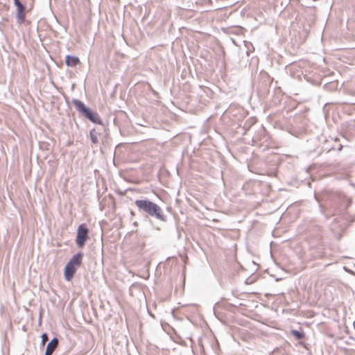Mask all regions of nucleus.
Returning a JSON list of instances; mask_svg holds the SVG:
<instances>
[{
	"mask_svg": "<svg viewBox=\"0 0 355 355\" xmlns=\"http://www.w3.org/2000/svg\"><path fill=\"white\" fill-rule=\"evenodd\" d=\"M26 4L22 3L21 4L17 6V15L16 19L17 22L19 24L24 23L26 19Z\"/></svg>",
	"mask_w": 355,
	"mask_h": 355,
	"instance_id": "nucleus-5",
	"label": "nucleus"
},
{
	"mask_svg": "<svg viewBox=\"0 0 355 355\" xmlns=\"http://www.w3.org/2000/svg\"><path fill=\"white\" fill-rule=\"evenodd\" d=\"M148 313H149V315H150V316H152L153 318H154V315H153L152 312L148 311Z\"/></svg>",
	"mask_w": 355,
	"mask_h": 355,
	"instance_id": "nucleus-19",
	"label": "nucleus"
},
{
	"mask_svg": "<svg viewBox=\"0 0 355 355\" xmlns=\"http://www.w3.org/2000/svg\"><path fill=\"white\" fill-rule=\"evenodd\" d=\"M98 133L96 132L95 128H92V130H90V131H89V137H90V139H91V141H92V144H97L98 143Z\"/></svg>",
	"mask_w": 355,
	"mask_h": 355,
	"instance_id": "nucleus-10",
	"label": "nucleus"
},
{
	"mask_svg": "<svg viewBox=\"0 0 355 355\" xmlns=\"http://www.w3.org/2000/svg\"><path fill=\"white\" fill-rule=\"evenodd\" d=\"M175 313L174 311H172V312H170V317L172 318H175Z\"/></svg>",
	"mask_w": 355,
	"mask_h": 355,
	"instance_id": "nucleus-15",
	"label": "nucleus"
},
{
	"mask_svg": "<svg viewBox=\"0 0 355 355\" xmlns=\"http://www.w3.org/2000/svg\"><path fill=\"white\" fill-rule=\"evenodd\" d=\"M256 123V119L253 117L248 119L243 126V129L244 130L243 135L246 134V132L250 129V128Z\"/></svg>",
	"mask_w": 355,
	"mask_h": 355,
	"instance_id": "nucleus-9",
	"label": "nucleus"
},
{
	"mask_svg": "<svg viewBox=\"0 0 355 355\" xmlns=\"http://www.w3.org/2000/svg\"><path fill=\"white\" fill-rule=\"evenodd\" d=\"M214 315H215L216 316H217V317H218V314H219V313H220V312H216V311H214Z\"/></svg>",
	"mask_w": 355,
	"mask_h": 355,
	"instance_id": "nucleus-18",
	"label": "nucleus"
},
{
	"mask_svg": "<svg viewBox=\"0 0 355 355\" xmlns=\"http://www.w3.org/2000/svg\"><path fill=\"white\" fill-rule=\"evenodd\" d=\"M43 312H39V322H41Z\"/></svg>",
	"mask_w": 355,
	"mask_h": 355,
	"instance_id": "nucleus-16",
	"label": "nucleus"
},
{
	"mask_svg": "<svg viewBox=\"0 0 355 355\" xmlns=\"http://www.w3.org/2000/svg\"><path fill=\"white\" fill-rule=\"evenodd\" d=\"M161 324H162V326L164 327V322L162 321V322H161Z\"/></svg>",
	"mask_w": 355,
	"mask_h": 355,
	"instance_id": "nucleus-24",
	"label": "nucleus"
},
{
	"mask_svg": "<svg viewBox=\"0 0 355 355\" xmlns=\"http://www.w3.org/2000/svg\"><path fill=\"white\" fill-rule=\"evenodd\" d=\"M249 314H245L246 316L248 317H250V313H252L253 312H248Z\"/></svg>",
	"mask_w": 355,
	"mask_h": 355,
	"instance_id": "nucleus-20",
	"label": "nucleus"
},
{
	"mask_svg": "<svg viewBox=\"0 0 355 355\" xmlns=\"http://www.w3.org/2000/svg\"><path fill=\"white\" fill-rule=\"evenodd\" d=\"M41 338H42L41 345H42V346H44L46 343L49 340V336L46 333H43L41 336Z\"/></svg>",
	"mask_w": 355,
	"mask_h": 355,
	"instance_id": "nucleus-12",
	"label": "nucleus"
},
{
	"mask_svg": "<svg viewBox=\"0 0 355 355\" xmlns=\"http://www.w3.org/2000/svg\"><path fill=\"white\" fill-rule=\"evenodd\" d=\"M89 239V229L85 223H82L78 227L76 243L78 248L85 246V242Z\"/></svg>",
	"mask_w": 355,
	"mask_h": 355,
	"instance_id": "nucleus-4",
	"label": "nucleus"
},
{
	"mask_svg": "<svg viewBox=\"0 0 355 355\" xmlns=\"http://www.w3.org/2000/svg\"><path fill=\"white\" fill-rule=\"evenodd\" d=\"M325 217H326L327 219L329 218V215H325Z\"/></svg>",
	"mask_w": 355,
	"mask_h": 355,
	"instance_id": "nucleus-23",
	"label": "nucleus"
},
{
	"mask_svg": "<svg viewBox=\"0 0 355 355\" xmlns=\"http://www.w3.org/2000/svg\"><path fill=\"white\" fill-rule=\"evenodd\" d=\"M80 63V61L78 57L72 55H67L66 56L65 64L67 67H75Z\"/></svg>",
	"mask_w": 355,
	"mask_h": 355,
	"instance_id": "nucleus-8",
	"label": "nucleus"
},
{
	"mask_svg": "<svg viewBox=\"0 0 355 355\" xmlns=\"http://www.w3.org/2000/svg\"><path fill=\"white\" fill-rule=\"evenodd\" d=\"M268 139V137L266 134V130L263 127H261L257 132V135L252 138L253 142H260V144L264 143Z\"/></svg>",
	"mask_w": 355,
	"mask_h": 355,
	"instance_id": "nucleus-6",
	"label": "nucleus"
},
{
	"mask_svg": "<svg viewBox=\"0 0 355 355\" xmlns=\"http://www.w3.org/2000/svg\"><path fill=\"white\" fill-rule=\"evenodd\" d=\"M171 311H177V309L175 308H173L171 309Z\"/></svg>",
	"mask_w": 355,
	"mask_h": 355,
	"instance_id": "nucleus-25",
	"label": "nucleus"
},
{
	"mask_svg": "<svg viewBox=\"0 0 355 355\" xmlns=\"http://www.w3.org/2000/svg\"><path fill=\"white\" fill-rule=\"evenodd\" d=\"M343 146L340 144V145L339 146V147L338 148V150H338V151H341V150H342V149H343Z\"/></svg>",
	"mask_w": 355,
	"mask_h": 355,
	"instance_id": "nucleus-17",
	"label": "nucleus"
},
{
	"mask_svg": "<svg viewBox=\"0 0 355 355\" xmlns=\"http://www.w3.org/2000/svg\"><path fill=\"white\" fill-rule=\"evenodd\" d=\"M82 313V315L83 317L84 318V319L87 322H90L89 320H87L86 319V313H89V312H81Z\"/></svg>",
	"mask_w": 355,
	"mask_h": 355,
	"instance_id": "nucleus-14",
	"label": "nucleus"
},
{
	"mask_svg": "<svg viewBox=\"0 0 355 355\" xmlns=\"http://www.w3.org/2000/svg\"><path fill=\"white\" fill-rule=\"evenodd\" d=\"M138 211L145 218H151L161 222H166L167 216L162 209L155 202L148 199H139L135 201Z\"/></svg>",
	"mask_w": 355,
	"mask_h": 355,
	"instance_id": "nucleus-1",
	"label": "nucleus"
},
{
	"mask_svg": "<svg viewBox=\"0 0 355 355\" xmlns=\"http://www.w3.org/2000/svg\"><path fill=\"white\" fill-rule=\"evenodd\" d=\"M14 4L15 6H19L22 3L21 0H13Z\"/></svg>",
	"mask_w": 355,
	"mask_h": 355,
	"instance_id": "nucleus-13",
	"label": "nucleus"
},
{
	"mask_svg": "<svg viewBox=\"0 0 355 355\" xmlns=\"http://www.w3.org/2000/svg\"><path fill=\"white\" fill-rule=\"evenodd\" d=\"M92 313H93L95 316H96V313H97V312L93 311V312H92Z\"/></svg>",
	"mask_w": 355,
	"mask_h": 355,
	"instance_id": "nucleus-22",
	"label": "nucleus"
},
{
	"mask_svg": "<svg viewBox=\"0 0 355 355\" xmlns=\"http://www.w3.org/2000/svg\"><path fill=\"white\" fill-rule=\"evenodd\" d=\"M72 103L75 106L76 110L86 119L98 125L103 124V121L99 114L96 112L91 110L82 101L77 98H73Z\"/></svg>",
	"mask_w": 355,
	"mask_h": 355,
	"instance_id": "nucleus-2",
	"label": "nucleus"
},
{
	"mask_svg": "<svg viewBox=\"0 0 355 355\" xmlns=\"http://www.w3.org/2000/svg\"><path fill=\"white\" fill-rule=\"evenodd\" d=\"M315 199H316V200H317V201H319V200H318V197H317V195H316V194H315Z\"/></svg>",
	"mask_w": 355,
	"mask_h": 355,
	"instance_id": "nucleus-21",
	"label": "nucleus"
},
{
	"mask_svg": "<svg viewBox=\"0 0 355 355\" xmlns=\"http://www.w3.org/2000/svg\"><path fill=\"white\" fill-rule=\"evenodd\" d=\"M291 333L297 340L302 339L304 336V332L298 330L293 329Z\"/></svg>",
	"mask_w": 355,
	"mask_h": 355,
	"instance_id": "nucleus-11",
	"label": "nucleus"
},
{
	"mask_svg": "<svg viewBox=\"0 0 355 355\" xmlns=\"http://www.w3.org/2000/svg\"><path fill=\"white\" fill-rule=\"evenodd\" d=\"M58 339L55 337L51 339V340L48 343L46 351H45V355H52L53 352L55 350V349L58 346Z\"/></svg>",
	"mask_w": 355,
	"mask_h": 355,
	"instance_id": "nucleus-7",
	"label": "nucleus"
},
{
	"mask_svg": "<svg viewBox=\"0 0 355 355\" xmlns=\"http://www.w3.org/2000/svg\"><path fill=\"white\" fill-rule=\"evenodd\" d=\"M83 256V253L79 252L74 254L66 264L64 269V277L66 281L69 282L73 278L78 268L82 264Z\"/></svg>",
	"mask_w": 355,
	"mask_h": 355,
	"instance_id": "nucleus-3",
	"label": "nucleus"
}]
</instances>
